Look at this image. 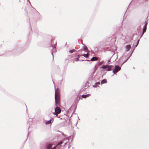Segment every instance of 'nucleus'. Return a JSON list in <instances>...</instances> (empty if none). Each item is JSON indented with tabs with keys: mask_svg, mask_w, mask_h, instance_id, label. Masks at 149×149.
<instances>
[{
	"mask_svg": "<svg viewBox=\"0 0 149 149\" xmlns=\"http://www.w3.org/2000/svg\"><path fill=\"white\" fill-rule=\"evenodd\" d=\"M112 65H108L107 66V68H108L107 70V71H110L112 67Z\"/></svg>",
	"mask_w": 149,
	"mask_h": 149,
	"instance_id": "nucleus-10",
	"label": "nucleus"
},
{
	"mask_svg": "<svg viewBox=\"0 0 149 149\" xmlns=\"http://www.w3.org/2000/svg\"><path fill=\"white\" fill-rule=\"evenodd\" d=\"M62 135L64 136H66V135L65 134H63V133H62Z\"/></svg>",
	"mask_w": 149,
	"mask_h": 149,
	"instance_id": "nucleus-28",
	"label": "nucleus"
},
{
	"mask_svg": "<svg viewBox=\"0 0 149 149\" xmlns=\"http://www.w3.org/2000/svg\"><path fill=\"white\" fill-rule=\"evenodd\" d=\"M95 84H96L97 85V84H100V83L99 82H96Z\"/></svg>",
	"mask_w": 149,
	"mask_h": 149,
	"instance_id": "nucleus-24",
	"label": "nucleus"
},
{
	"mask_svg": "<svg viewBox=\"0 0 149 149\" xmlns=\"http://www.w3.org/2000/svg\"><path fill=\"white\" fill-rule=\"evenodd\" d=\"M87 49V47L84 45V51L85 52H86V50Z\"/></svg>",
	"mask_w": 149,
	"mask_h": 149,
	"instance_id": "nucleus-19",
	"label": "nucleus"
},
{
	"mask_svg": "<svg viewBox=\"0 0 149 149\" xmlns=\"http://www.w3.org/2000/svg\"><path fill=\"white\" fill-rule=\"evenodd\" d=\"M52 147V145L49 144L47 145L46 149H51Z\"/></svg>",
	"mask_w": 149,
	"mask_h": 149,
	"instance_id": "nucleus-11",
	"label": "nucleus"
},
{
	"mask_svg": "<svg viewBox=\"0 0 149 149\" xmlns=\"http://www.w3.org/2000/svg\"><path fill=\"white\" fill-rule=\"evenodd\" d=\"M90 60H86L87 61H89Z\"/></svg>",
	"mask_w": 149,
	"mask_h": 149,
	"instance_id": "nucleus-30",
	"label": "nucleus"
},
{
	"mask_svg": "<svg viewBox=\"0 0 149 149\" xmlns=\"http://www.w3.org/2000/svg\"><path fill=\"white\" fill-rule=\"evenodd\" d=\"M83 56L86 58H88V53L86 54H84Z\"/></svg>",
	"mask_w": 149,
	"mask_h": 149,
	"instance_id": "nucleus-14",
	"label": "nucleus"
},
{
	"mask_svg": "<svg viewBox=\"0 0 149 149\" xmlns=\"http://www.w3.org/2000/svg\"><path fill=\"white\" fill-rule=\"evenodd\" d=\"M51 42L52 43V46L53 47V49L52 50V54L53 56V58H54V56L53 53H55L56 52V47L53 46V45H56L57 44V42L56 41H55L54 42V39H52L51 40Z\"/></svg>",
	"mask_w": 149,
	"mask_h": 149,
	"instance_id": "nucleus-2",
	"label": "nucleus"
},
{
	"mask_svg": "<svg viewBox=\"0 0 149 149\" xmlns=\"http://www.w3.org/2000/svg\"><path fill=\"white\" fill-rule=\"evenodd\" d=\"M121 69V67L118 65H116L114 67V69L113 70V72L114 74H116Z\"/></svg>",
	"mask_w": 149,
	"mask_h": 149,
	"instance_id": "nucleus-3",
	"label": "nucleus"
},
{
	"mask_svg": "<svg viewBox=\"0 0 149 149\" xmlns=\"http://www.w3.org/2000/svg\"><path fill=\"white\" fill-rule=\"evenodd\" d=\"M107 65H103L102 66L101 68L105 69L106 68H107Z\"/></svg>",
	"mask_w": 149,
	"mask_h": 149,
	"instance_id": "nucleus-16",
	"label": "nucleus"
},
{
	"mask_svg": "<svg viewBox=\"0 0 149 149\" xmlns=\"http://www.w3.org/2000/svg\"><path fill=\"white\" fill-rule=\"evenodd\" d=\"M80 56L79 55H78L77 56V58H76V61H79V58H80Z\"/></svg>",
	"mask_w": 149,
	"mask_h": 149,
	"instance_id": "nucleus-21",
	"label": "nucleus"
},
{
	"mask_svg": "<svg viewBox=\"0 0 149 149\" xmlns=\"http://www.w3.org/2000/svg\"><path fill=\"white\" fill-rule=\"evenodd\" d=\"M134 35H133L132 36V37L131 38V40H133V37L134 36Z\"/></svg>",
	"mask_w": 149,
	"mask_h": 149,
	"instance_id": "nucleus-27",
	"label": "nucleus"
},
{
	"mask_svg": "<svg viewBox=\"0 0 149 149\" xmlns=\"http://www.w3.org/2000/svg\"><path fill=\"white\" fill-rule=\"evenodd\" d=\"M110 61V60H109L108 61V62H109Z\"/></svg>",
	"mask_w": 149,
	"mask_h": 149,
	"instance_id": "nucleus-31",
	"label": "nucleus"
},
{
	"mask_svg": "<svg viewBox=\"0 0 149 149\" xmlns=\"http://www.w3.org/2000/svg\"><path fill=\"white\" fill-rule=\"evenodd\" d=\"M52 113L54 115H55L56 116H57L58 115V114L59 113H58L57 112H53Z\"/></svg>",
	"mask_w": 149,
	"mask_h": 149,
	"instance_id": "nucleus-20",
	"label": "nucleus"
},
{
	"mask_svg": "<svg viewBox=\"0 0 149 149\" xmlns=\"http://www.w3.org/2000/svg\"><path fill=\"white\" fill-rule=\"evenodd\" d=\"M75 50L74 49H72L71 50H70L69 51V52L70 53H72L73 52H75Z\"/></svg>",
	"mask_w": 149,
	"mask_h": 149,
	"instance_id": "nucleus-13",
	"label": "nucleus"
},
{
	"mask_svg": "<svg viewBox=\"0 0 149 149\" xmlns=\"http://www.w3.org/2000/svg\"><path fill=\"white\" fill-rule=\"evenodd\" d=\"M90 95V94H86V95H82V97L83 98H86L87 97H89Z\"/></svg>",
	"mask_w": 149,
	"mask_h": 149,
	"instance_id": "nucleus-8",
	"label": "nucleus"
},
{
	"mask_svg": "<svg viewBox=\"0 0 149 149\" xmlns=\"http://www.w3.org/2000/svg\"><path fill=\"white\" fill-rule=\"evenodd\" d=\"M59 94L58 89L57 88L55 91V104L56 105L59 101Z\"/></svg>",
	"mask_w": 149,
	"mask_h": 149,
	"instance_id": "nucleus-1",
	"label": "nucleus"
},
{
	"mask_svg": "<svg viewBox=\"0 0 149 149\" xmlns=\"http://www.w3.org/2000/svg\"><path fill=\"white\" fill-rule=\"evenodd\" d=\"M62 143H63V142H62V141H60V142H58V144H57V145H61Z\"/></svg>",
	"mask_w": 149,
	"mask_h": 149,
	"instance_id": "nucleus-22",
	"label": "nucleus"
},
{
	"mask_svg": "<svg viewBox=\"0 0 149 149\" xmlns=\"http://www.w3.org/2000/svg\"><path fill=\"white\" fill-rule=\"evenodd\" d=\"M104 61H102L101 62H100L99 63V65H101V64H102L103 62H104Z\"/></svg>",
	"mask_w": 149,
	"mask_h": 149,
	"instance_id": "nucleus-23",
	"label": "nucleus"
},
{
	"mask_svg": "<svg viewBox=\"0 0 149 149\" xmlns=\"http://www.w3.org/2000/svg\"><path fill=\"white\" fill-rule=\"evenodd\" d=\"M57 146V145L54 146L53 148H52L53 149H56V147Z\"/></svg>",
	"mask_w": 149,
	"mask_h": 149,
	"instance_id": "nucleus-26",
	"label": "nucleus"
},
{
	"mask_svg": "<svg viewBox=\"0 0 149 149\" xmlns=\"http://www.w3.org/2000/svg\"><path fill=\"white\" fill-rule=\"evenodd\" d=\"M130 57V56H129L125 61L123 63L121 64V66L123 65V64L124 63H125V62H126L127 60H128L129 58Z\"/></svg>",
	"mask_w": 149,
	"mask_h": 149,
	"instance_id": "nucleus-18",
	"label": "nucleus"
},
{
	"mask_svg": "<svg viewBox=\"0 0 149 149\" xmlns=\"http://www.w3.org/2000/svg\"><path fill=\"white\" fill-rule=\"evenodd\" d=\"M126 51L127 52L129 51L131 48V46L130 45H127L125 46Z\"/></svg>",
	"mask_w": 149,
	"mask_h": 149,
	"instance_id": "nucleus-6",
	"label": "nucleus"
},
{
	"mask_svg": "<svg viewBox=\"0 0 149 149\" xmlns=\"http://www.w3.org/2000/svg\"><path fill=\"white\" fill-rule=\"evenodd\" d=\"M107 83V80L105 79H103L101 82V84L106 83Z\"/></svg>",
	"mask_w": 149,
	"mask_h": 149,
	"instance_id": "nucleus-9",
	"label": "nucleus"
},
{
	"mask_svg": "<svg viewBox=\"0 0 149 149\" xmlns=\"http://www.w3.org/2000/svg\"><path fill=\"white\" fill-rule=\"evenodd\" d=\"M135 35L136 36V37H138V35H137V34H136V35Z\"/></svg>",
	"mask_w": 149,
	"mask_h": 149,
	"instance_id": "nucleus-29",
	"label": "nucleus"
},
{
	"mask_svg": "<svg viewBox=\"0 0 149 149\" xmlns=\"http://www.w3.org/2000/svg\"><path fill=\"white\" fill-rule=\"evenodd\" d=\"M51 149H52V148H51Z\"/></svg>",
	"mask_w": 149,
	"mask_h": 149,
	"instance_id": "nucleus-32",
	"label": "nucleus"
},
{
	"mask_svg": "<svg viewBox=\"0 0 149 149\" xmlns=\"http://www.w3.org/2000/svg\"><path fill=\"white\" fill-rule=\"evenodd\" d=\"M57 105L55 104V105L57 106ZM61 111V109L60 108L56 106V107L55 109V112H57L58 113H60Z\"/></svg>",
	"mask_w": 149,
	"mask_h": 149,
	"instance_id": "nucleus-5",
	"label": "nucleus"
},
{
	"mask_svg": "<svg viewBox=\"0 0 149 149\" xmlns=\"http://www.w3.org/2000/svg\"><path fill=\"white\" fill-rule=\"evenodd\" d=\"M97 86V85L95 84V85H94L93 86V87H95Z\"/></svg>",
	"mask_w": 149,
	"mask_h": 149,
	"instance_id": "nucleus-25",
	"label": "nucleus"
},
{
	"mask_svg": "<svg viewBox=\"0 0 149 149\" xmlns=\"http://www.w3.org/2000/svg\"><path fill=\"white\" fill-rule=\"evenodd\" d=\"M51 121H52L51 120H50L47 121V122H46L45 123L46 125H47V124H50L51 123Z\"/></svg>",
	"mask_w": 149,
	"mask_h": 149,
	"instance_id": "nucleus-12",
	"label": "nucleus"
},
{
	"mask_svg": "<svg viewBox=\"0 0 149 149\" xmlns=\"http://www.w3.org/2000/svg\"><path fill=\"white\" fill-rule=\"evenodd\" d=\"M140 38H140V37L139 38V39L138 38V40H137V43L136 45V46H135V47H136L138 45L139 42V41L140 39Z\"/></svg>",
	"mask_w": 149,
	"mask_h": 149,
	"instance_id": "nucleus-15",
	"label": "nucleus"
},
{
	"mask_svg": "<svg viewBox=\"0 0 149 149\" xmlns=\"http://www.w3.org/2000/svg\"><path fill=\"white\" fill-rule=\"evenodd\" d=\"M147 21H148V20H146V21H145V25L144 26L143 28V31L142 34L141 36L140 37V38H141L143 36V35L144 34V33L146 32V29H147V25L148 24Z\"/></svg>",
	"mask_w": 149,
	"mask_h": 149,
	"instance_id": "nucleus-4",
	"label": "nucleus"
},
{
	"mask_svg": "<svg viewBox=\"0 0 149 149\" xmlns=\"http://www.w3.org/2000/svg\"><path fill=\"white\" fill-rule=\"evenodd\" d=\"M98 58L96 57H92L90 61H97V60Z\"/></svg>",
	"mask_w": 149,
	"mask_h": 149,
	"instance_id": "nucleus-7",
	"label": "nucleus"
},
{
	"mask_svg": "<svg viewBox=\"0 0 149 149\" xmlns=\"http://www.w3.org/2000/svg\"><path fill=\"white\" fill-rule=\"evenodd\" d=\"M141 29V26H139V28H137V31H138V32H140V31Z\"/></svg>",
	"mask_w": 149,
	"mask_h": 149,
	"instance_id": "nucleus-17",
	"label": "nucleus"
}]
</instances>
